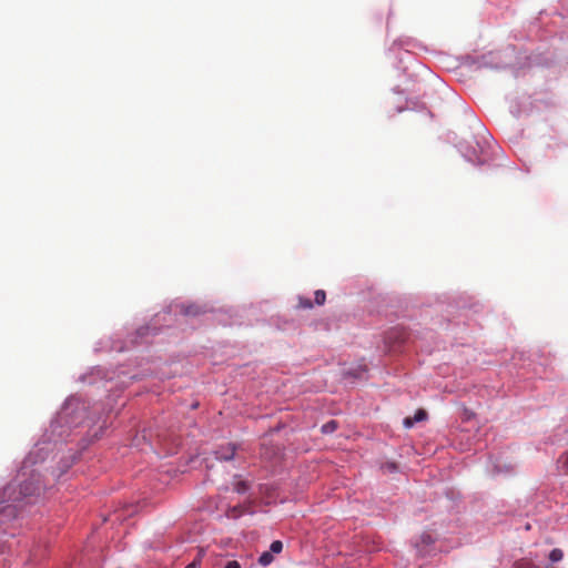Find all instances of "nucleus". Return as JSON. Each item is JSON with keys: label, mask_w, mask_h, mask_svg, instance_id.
<instances>
[{"label": "nucleus", "mask_w": 568, "mask_h": 568, "mask_svg": "<svg viewBox=\"0 0 568 568\" xmlns=\"http://www.w3.org/2000/svg\"><path fill=\"white\" fill-rule=\"evenodd\" d=\"M87 404L78 397H69L57 418L51 423V428L54 430L57 426H68L69 428L83 425L88 417Z\"/></svg>", "instance_id": "2"}, {"label": "nucleus", "mask_w": 568, "mask_h": 568, "mask_svg": "<svg viewBox=\"0 0 568 568\" xmlns=\"http://www.w3.org/2000/svg\"><path fill=\"white\" fill-rule=\"evenodd\" d=\"M558 468L562 469L565 473H568V452L562 454L558 459Z\"/></svg>", "instance_id": "9"}, {"label": "nucleus", "mask_w": 568, "mask_h": 568, "mask_svg": "<svg viewBox=\"0 0 568 568\" xmlns=\"http://www.w3.org/2000/svg\"><path fill=\"white\" fill-rule=\"evenodd\" d=\"M325 300H326V294L323 290H317L315 292V303L317 305H323L325 303Z\"/></svg>", "instance_id": "14"}, {"label": "nucleus", "mask_w": 568, "mask_h": 568, "mask_svg": "<svg viewBox=\"0 0 568 568\" xmlns=\"http://www.w3.org/2000/svg\"><path fill=\"white\" fill-rule=\"evenodd\" d=\"M300 306L303 307V308H311L313 306V304L311 303L310 300H304V298H300Z\"/></svg>", "instance_id": "15"}, {"label": "nucleus", "mask_w": 568, "mask_h": 568, "mask_svg": "<svg viewBox=\"0 0 568 568\" xmlns=\"http://www.w3.org/2000/svg\"><path fill=\"white\" fill-rule=\"evenodd\" d=\"M513 469L514 468H513L511 465H504V466L495 465L494 469H493V473L494 474L511 473Z\"/></svg>", "instance_id": "13"}, {"label": "nucleus", "mask_w": 568, "mask_h": 568, "mask_svg": "<svg viewBox=\"0 0 568 568\" xmlns=\"http://www.w3.org/2000/svg\"><path fill=\"white\" fill-rule=\"evenodd\" d=\"M562 557H564V552L559 548H554L549 554V560L551 562H558L562 559Z\"/></svg>", "instance_id": "8"}, {"label": "nucleus", "mask_w": 568, "mask_h": 568, "mask_svg": "<svg viewBox=\"0 0 568 568\" xmlns=\"http://www.w3.org/2000/svg\"><path fill=\"white\" fill-rule=\"evenodd\" d=\"M125 348H126V347L121 346V347H119V348H118V351L122 352V351H124Z\"/></svg>", "instance_id": "17"}, {"label": "nucleus", "mask_w": 568, "mask_h": 568, "mask_svg": "<svg viewBox=\"0 0 568 568\" xmlns=\"http://www.w3.org/2000/svg\"><path fill=\"white\" fill-rule=\"evenodd\" d=\"M283 550V542L281 540H274L270 546V552L272 555L280 554Z\"/></svg>", "instance_id": "10"}, {"label": "nucleus", "mask_w": 568, "mask_h": 568, "mask_svg": "<svg viewBox=\"0 0 568 568\" xmlns=\"http://www.w3.org/2000/svg\"><path fill=\"white\" fill-rule=\"evenodd\" d=\"M181 313L184 314V315H197L201 313V310L199 306L196 305H181Z\"/></svg>", "instance_id": "6"}, {"label": "nucleus", "mask_w": 568, "mask_h": 568, "mask_svg": "<svg viewBox=\"0 0 568 568\" xmlns=\"http://www.w3.org/2000/svg\"><path fill=\"white\" fill-rule=\"evenodd\" d=\"M152 331V334L154 335L155 334V328L154 327H151V326H144V327H140L136 332H135V336L133 339H131V343L132 344H139V338H144L146 335H149V333Z\"/></svg>", "instance_id": "4"}, {"label": "nucleus", "mask_w": 568, "mask_h": 568, "mask_svg": "<svg viewBox=\"0 0 568 568\" xmlns=\"http://www.w3.org/2000/svg\"><path fill=\"white\" fill-rule=\"evenodd\" d=\"M38 452L32 450L23 462L16 479L8 484L0 491V527L4 524L6 518L16 517L18 505L28 497L39 496L42 491V483L40 474L29 470V467L37 463ZM3 545L0 539V551Z\"/></svg>", "instance_id": "1"}, {"label": "nucleus", "mask_w": 568, "mask_h": 568, "mask_svg": "<svg viewBox=\"0 0 568 568\" xmlns=\"http://www.w3.org/2000/svg\"><path fill=\"white\" fill-rule=\"evenodd\" d=\"M235 449L236 447L233 444H229L225 447H221L220 449L215 450V458L217 460H232L235 456Z\"/></svg>", "instance_id": "3"}, {"label": "nucleus", "mask_w": 568, "mask_h": 568, "mask_svg": "<svg viewBox=\"0 0 568 568\" xmlns=\"http://www.w3.org/2000/svg\"><path fill=\"white\" fill-rule=\"evenodd\" d=\"M337 428V423L335 420H329L322 426V432L324 434L333 433Z\"/></svg>", "instance_id": "11"}, {"label": "nucleus", "mask_w": 568, "mask_h": 568, "mask_svg": "<svg viewBox=\"0 0 568 568\" xmlns=\"http://www.w3.org/2000/svg\"><path fill=\"white\" fill-rule=\"evenodd\" d=\"M234 490L239 494H245L248 490L247 483L240 480L234 484Z\"/></svg>", "instance_id": "12"}, {"label": "nucleus", "mask_w": 568, "mask_h": 568, "mask_svg": "<svg viewBox=\"0 0 568 568\" xmlns=\"http://www.w3.org/2000/svg\"><path fill=\"white\" fill-rule=\"evenodd\" d=\"M225 568H241V565L236 560H230L226 562Z\"/></svg>", "instance_id": "16"}, {"label": "nucleus", "mask_w": 568, "mask_h": 568, "mask_svg": "<svg viewBox=\"0 0 568 568\" xmlns=\"http://www.w3.org/2000/svg\"><path fill=\"white\" fill-rule=\"evenodd\" d=\"M274 558L273 555L270 551H264L258 557V564L263 567H267L273 562Z\"/></svg>", "instance_id": "7"}, {"label": "nucleus", "mask_w": 568, "mask_h": 568, "mask_svg": "<svg viewBox=\"0 0 568 568\" xmlns=\"http://www.w3.org/2000/svg\"><path fill=\"white\" fill-rule=\"evenodd\" d=\"M427 418V414L425 410L423 409H419L416 412V414L414 415V419H409V418H406L404 420V424L406 427H412L414 423H417V422H422V420H425Z\"/></svg>", "instance_id": "5"}]
</instances>
